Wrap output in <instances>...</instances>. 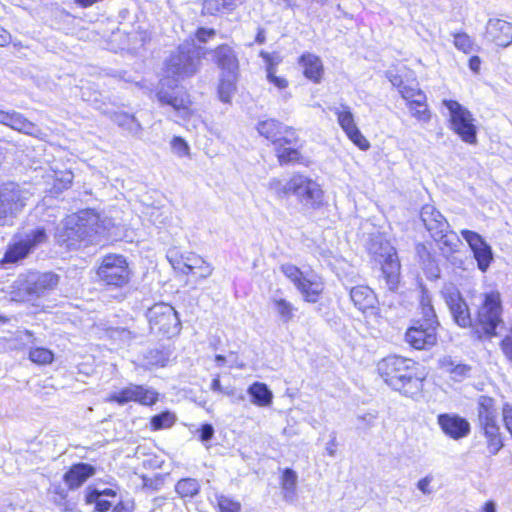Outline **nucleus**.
Instances as JSON below:
<instances>
[{
	"mask_svg": "<svg viewBox=\"0 0 512 512\" xmlns=\"http://www.w3.org/2000/svg\"><path fill=\"white\" fill-rule=\"evenodd\" d=\"M286 189L305 209L316 210L323 203V191L320 185L303 174H293L288 180Z\"/></svg>",
	"mask_w": 512,
	"mask_h": 512,
	"instance_id": "20e7f679",
	"label": "nucleus"
},
{
	"mask_svg": "<svg viewBox=\"0 0 512 512\" xmlns=\"http://www.w3.org/2000/svg\"><path fill=\"white\" fill-rule=\"evenodd\" d=\"M248 393L252 397V403L257 406L266 407L272 403L273 394L264 383L254 382L249 386Z\"/></svg>",
	"mask_w": 512,
	"mask_h": 512,
	"instance_id": "7c9ffc66",
	"label": "nucleus"
},
{
	"mask_svg": "<svg viewBox=\"0 0 512 512\" xmlns=\"http://www.w3.org/2000/svg\"><path fill=\"white\" fill-rule=\"evenodd\" d=\"M29 359L38 365H47L53 361L54 354L47 348L35 347L30 349Z\"/></svg>",
	"mask_w": 512,
	"mask_h": 512,
	"instance_id": "79ce46f5",
	"label": "nucleus"
},
{
	"mask_svg": "<svg viewBox=\"0 0 512 512\" xmlns=\"http://www.w3.org/2000/svg\"><path fill=\"white\" fill-rule=\"evenodd\" d=\"M214 435V429L210 424L202 425L200 429V438L202 441H209Z\"/></svg>",
	"mask_w": 512,
	"mask_h": 512,
	"instance_id": "680f3d73",
	"label": "nucleus"
},
{
	"mask_svg": "<svg viewBox=\"0 0 512 512\" xmlns=\"http://www.w3.org/2000/svg\"><path fill=\"white\" fill-rule=\"evenodd\" d=\"M282 273L294 284L304 301L316 303L323 290L324 284L319 276L313 273L305 274L293 264H283Z\"/></svg>",
	"mask_w": 512,
	"mask_h": 512,
	"instance_id": "39448f33",
	"label": "nucleus"
},
{
	"mask_svg": "<svg viewBox=\"0 0 512 512\" xmlns=\"http://www.w3.org/2000/svg\"><path fill=\"white\" fill-rule=\"evenodd\" d=\"M420 216L426 229L436 241L442 242L451 251L455 250L458 239L454 233L448 231L447 220L433 205H424Z\"/></svg>",
	"mask_w": 512,
	"mask_h": 512,
	"instance_id": "1a4fd4ad",
	"label": "nucleus"
},
{
	"mask_svg": "<svg viewBox=\"0 0 512 512\" xmlns=\"http://www.w3.org/2000/svg\"><path fill=\"white\" fill-rule=\"evenodd\" d=\"M174 422L175 416L168 411L155 415L151 419V425L154 430L169 428Z\"/></svg>",
	"mask_w": 512,
	"mask_h": 512,
	"instance_id": "49530a36",
	"label": "nucleus"
},
{
	"mask_svg": "<svg viewBox=\"0 0 512 512\" xmlns=\"http://www.w3.org/2000/svg\"><path fill=\"white\" fill-rule=\"evenodd\" d=\"M276 155L280 164L298 163L301 161V154L296 148L286 147L280 143L276 144Z\"/></svg>",
	"mask_w": 512,
	"mask_h": 512,
	"instance_id": "4c0bfd02",
	"label": "nucleus"
},
{
	"mask_svg": "<svg viewBox=\"0 0 512 512\" xmlns=\"http://www.w3.org/2000/svg\"><path fill=\"white\" fill-rule=\"evenodd\" d=\"M421 314H422V324H434L436 327L439 325L435 310L432 306L431 297L423 292L420 300Z\"/></svg>",
	"mask_w": 512,
	"mask_h": 512,
	"instance_id": "58836bf2",
	"label": "nucleus"
},
{
	"mask_svg": "<svg viewBox=\"0 0 512 512\" xmlns=\"http://www.w3.org/2000/svg\"><path fill=\"white\" fill-rule=\"evenodd\" d=\"M440 367L455 381H462L470 374V366L456 363L450 356L440 359Z\"/></svg>",
	"mask_w": 512,
	"mask_h": 512,
	"instance_id": "c85d7f7f",
	"label": "nucleus"
},
{
	"mask_svg": "<svg viewBox=\"0 0 512 512\" xmlns=\"http://www.w3.org/2000/svg\"><path fill=\"white\" fill-rule=\"evenodd\" d=\"M287 186L288 181L285 184H283L279 179L276 178L270 180L268 184L269 190L274 192L278 197H286L290 195V191L286 189Z\"/></svg>",
	"mask_w": 512,
	"mask_h": 512,
	"instance_id": "5fc2aeb1",
	"label": "nucleus"
},
{
	"mask_svg": "<svg viewBox=\"0 0 512 512\" xmlns=\"http://www.w3.org/2000/svg\"><path fill=\"white\" fill-rule=\"evenodd\" d=\"M54 493L56 494V497L54 498V502L58 506L62 507L63 510L71 509L69 503L66 501V493H65L64 489H62L61 487H55Z\"/></svg>",
	"mask_w": 512,
	"mask_h": 512,
	"instance_id": "6e6d98bb",
	"label": "nucleus"
},
{
	"mask_svg": "<svg viewBox=\"0 0 512 512\" xmlns=\"http://www.w3.org/2000/svg\"><path fill=\"white\" fill-rule=\"evenodd\" d=\"M280 138L282 139L283 145H291L295 144L297 141V136L295 131L292 128L284 127L282 129V135H280Z\"/></svg>",
	"mask_w": 512,
	"mask_h": 512,
	"instance_id": "13d9d810",
	"label": "nucleus"
},
{
	"mask_svg": "<svg viewBox=\"0 0 512 512\" xmlns=\"http://www.w3.org/2000/svg\"><path fill=\"white\" fill-rule=\"evenodd\" d=\"M47 239L48 235L43 227H36L15 236L14 242L9 245L4 255V261L16 263L24 259Z\"/></svg>",
	"mask_w": 512,
	"mask_h": 512,
	"instance_id": "0eeeda50",
	"label": "nucleus"
},
{
	"mask_svg": "<svg viewBox=\"0 0 512 512\" xmlns=\"http://www.w3.org/2000/svg\"><path fill=\"white\" fill-rule=\"evenodd\" d=\"M242 0H206L204 2V9L214 14L221 11H231L235 9Z\"/></svg>",
	"mask_w": 512,
	"mask_h": 512,
	"instance_id": "a19ab883",
	"label": "nucleus"
},
{
	"mask_svg": "<svg viewBox=\"0 0 512 512\" xmlns=\"http://www.w3.org/2000/svg\"><path fill=\"white\" fill-rule=\"evenodd\" d=\"M480 430L482 431L485 439L487 450L491 455H496L503 448L504 442L503 437L500 432V427L498 424L481 426Z\"/></svg>",
	"mask_w": 512,
	"mask_h": 512,
	"instance_id": "cd10ccee",
	"label": "nucleus"
},
{
	"mask_svg": "<svg viewBox=\"0 0 512 512\" xmlns=\"http://www.w3.org/2000/svg\"><path fill=\"white\" fill-rule=\"evenodd\" d=\"M297 475L292 469H286L282 476V493L286 502L292 503L296 497Z\"/></svg>",
	"mask_w": 512,
	"mask_h": 512,
	"instance_id": "72a5a7b5",
	"label": "nucleus"
},
{
	"mask_svg": "<svg viewBox=\"0 0 512 512\" xmlns=\"http://www.w3.org/2000/svg\"><path fill=\"white\" fill-rule=\"evenodd\" d=\"M437 327L434 324H422L410 327L405 335L407 343L415 349H429L437 341Z\"/></svg>",
	"mask_w": 512,
	"mask_h": 512,
	"instance_id": "f3484780",
	"label": "nucleus"
},
{
	"mask_svg": "<svg viewBox=\"0 0 512 512\" xmlns=\"http://www.w3.org/2000/svg\"><path fill=\"white\" fill-rule=\"evenodd\" d=\"M58 282V275L52 272H31L20 281L19 289L29 300H32L52 291L58 285Z\"/></svg>",
	"mask_w": 512,
	"mask_h": 512,
	"instance_id": "4468645a",
	"label": "nucleus"
},
{
	"mask_svg": "<svg viewBox=\"0 0 512 512\" xmlns=\"http://www.w3.org/2000/svg\"><path fill=\"white\" fill-rule=\"evenodd\" d=\"M486 36L497 46L507 47L512 44V23L499 18L489 19Z\"/></svg>",
	"mask_w": 512,
	"mask_h": 512,
	"instance_id": "6ab92c4d",
	"label": "nucleus"
},
{
	"mask_svg": "<svg viewBox=\"0 0 512 512\" xmlns=\"http://www.w3.org/2000/svg\"><path fill=\"white\" fill-rule=\"evenodd\" d=\"M501 312L500 294L498 292L485 294L478 311V322L487 336L492 337L496 335V327L501 322Z\"/></svg>",
	"mask_w": 512,
	"mask_h": 512,
	"instance_id": "ddd939ff",
	"label": "nucleus"
},
{
	"mask_svg": "<svg viewBox=\"0 0 512 512\" xmlns=\"http://www.w3.org/2000/svg\"><path fill=\"white\" fill-rule=\"evenodd\" d=\"M203 49L194 43H184L171 53L165 62V78L159 83L157 98L161 104L170 105L185 121L193 118L192 126L196 128L201 122L200 117L191 110V101L186 92L170 85V80L179 82L194 76L200 69Z\"/></svg>",
	"mask_w": 512,
	"mask_h": 512,
	"instance_id": "f257e3e1",
	"label": "nucleus"
},
{
	"mask_svg": "<svg viewBox=\"0 0 512 512\" xmlns=\"http://www.w3.org/2000/svg\"><path fill=\"white\" fill-rule=\"evenodd\" d=\"M443 104L449 111L451 129L460 136V138L469 144L477 142V128L474 124L472 113L454 100H443Z\"/></svg>",
	"mask_w": 512,
	"mask_h": 512,
	"instance_id": "6e6552de",
	"label": "nucleus"
},
{
	"mask_svg": "<svg viewBox=\"0 0 512 512\" xmlns=\"http://www.w3.org/2000/svg\"><path fill=\"white\" fill-rule=\"evenodd\" d=\"M432 481V478L429 476H426L422 479H420L417 483V488L424 494H430L431 490L429 488V485Z\"/></svg>",
	"mask_w": 512,
	"mask_h": 512,
	"instance_id": "0e129e2a",
	"label": "nucleus"
},
{
	"mask_svg": "<svg viewBox=\"0 0 512 512\" xmlns=\"http://www.w3.org/2000/svg\"><path fill=\"white\" fill-rule=\"evenodd\" d=\"M113 121L132 135H138L142 131L139 121L126 112H117L113 116Z\"/></svg>",
	"mask_w": 512,
	"mask_h": 512,
	"instance_id": "f704fd0d",
	"label": "nucleus"
},
{
	"mask_svg": "<svg viewBox=\"0 0 512 512\" xmlns=\"http://www.w3.org/2000/svg\"><path fill=\"white\" fill-rule=\"evenodd\" d=\"M5 123L6 126L14 129L18 132L33 136L39 137L41 134L40 128L25 118L21 113L16 111L9 112L8 118Z\"/></svg>",
	"mask_w": 512,
	"mask_h": 512,
	"instance_id": "a878e982",
	"label": "nucleus"
},
{
	"mask_svg": "<svg viewBox=\"0 0 512 512\" xmlns=\"http://www.w3.org/2000/svg\"><path fill=\"white\" fill-rule=\"evenodd\" d=\"M171 147L175 154L180 157L189 155V146L187 142L181 137H174L171 141Z\"/></svg>",
	"mask_w": 512,
	"mask_h": 512,
	"instance_id": "864d4df0",
	"label": "nucleus"
},
{
	"mask_svg": "<svg viewBox=\"0 0 512 512\" xmlns=\"http://www.w3.org/2000/svg\"><path fill=\"white\" fill-rule=\"evenodd\" d=\"M133 397V401L142 405H153L158 400V393L151 388H146L142 385H135Z\"/></svg>",
	"mask_w": 512,
	"mask_h": 512,
	"instance_id": "ea45409f",
	"label": "nucleus"
},
{
	"mask_svg": "<svg viewBox=\"0 0 512 512\" xmlns=\"http://www.w3.org/2000/svg\"><path fill=\"white\" fill-rule=\"evenodd\" d=\"M276 72L267 74V80L279 90H285L288 87V81L284 77L277 76Z\"/></svg>",
	"mask_w": 512,
	"mask_h": 512,
	"instance_id": "4d7b16f0",
	"label": "nucleus"
},
{
	"mask_svg": "<svg viewBox=\"0 0 512 512\" xmlns=\"http://www.w3.org/2000/svg\"><path fill=\"white\" fill-rule=\"evenodd\" d=\"M480 63H481V61H480L479 57L473 56L469 60V67L472 71L478 72L480 69Z\"/></svg>",
	"mask_w": 512,
	"mask_h": 512,
	"instance_id": "338daca9",
	"label": "nucleus"
},
{
	"mask_svg": "<svg viewBox=\"0 0 512 512\" xmlns=\"http://www.w3.org/2000/svg\"><path fill=\"white\" fill-rule=\"evenodd\" d=\"M97 274L105 285L117 288L127 285L130 279L128 263L122 255L105 256Z\"/></svg>",
	"mask_w": 512,
	"mask_h": 512,
	"instance_id": "f8f14e48",
	"label": "nucleus"
},
{
	"mask_svg": "<svg viewBox=\"0 0 512 512\" xmlns=\"http://www.w3.org/2000/svg\"><path fill=\"white\" fill-rule=\"evenodd\" d=\"M304 75L315 83H319L323 75V65L319 57L314 54H304L300 59Z\"/></svg>",
	"mask_w": 512,
	"mask_h": 512,
	"instance_id": "bb28decb",
	"label": "nucleus"
},
{
	"mask_svg": "<svg viewBox=\"0 0 512 512\" xmlns=\"http://www.w3.org/2000/svg\"><path fill=\"white\" fill-rule=\"evenodd\" d=\"M437 420L442 431L452 439H461L470 432L469 422L459 415L440 414Z\"/></svg>",
	"mask_w": 512,
	"mask_h": 512,
	"instance_id": "a211bd4d",
	"label": "nucleus"
},
{
	"mask_svg": "<svg viewBox=\"0 0 512 512\" xmlns=\"http://www.w3.org/2000/svg\"><path fill=\"white\" fill-rule=\"evenodd\" d=\"M29 190L15 182L0 186V226L5 225L9 218L15 217L26 206L31 197Z\"/></svg>",
	"mask_w": 512,
	"mask_h": 512,
	"instance_id": "423d86ee",
	"label": "nucleus"
},
{
	"mask_svg": "<svg viewBox=\"0 0 512 512\" xmlns=\"http://www.w3.org/2000/svg\"><path fill=\"white\" fill-rule=\"evenodd\" d=\"M237 76L238 74H221L218 95L222 102L230 103L232 95L236 90Z\"/></svg>",
	"mask_w": 512,
	"mask_h": 512,
	"instance_id": "2f4dec72",
	"label": "nucleus"
},
{
	"mask_svg": "<svg viewBox=\"0 0 512 512\" xmlns=\"http://www.w3.org/2000/svg\"><path fill=\"white\" fill-rule=\"evenodd\" d=\"M409 110L411 112V115L416 118L418 121H422L424 123H427L431 119V114L428 110L426 101L423 102L420 105L414 104L412 102L408 103Z\"/></svg>",
	"mask_w": 512,
	"mask_h": 512,
	"instance_id": "de8ad7c7",
	"label": "nucleus"
},
{
	"mask_svg": "<svg viewBox=\"0 0 512 512\" xmlns=\"http://www.w3.org/2000/svg\"><path fill=\"white\" fill-rule=\"evenodd\" d=\"M283 128L284 126L282 123L275 119L264 120L259 122L257 125V131L259 134L272 141L275 145L282 141L280 135H282Z\"/></svg>",
	"mask_w": 512,
	"mask_h": 512,
	"instance_id": "c756f323",
	"label": "nucleus"
},
{
	"mask_svg": "<svg viewBox=\"0 0 512 512\" xmlns=\"http://www.w3.org/2000/svg\"><path fill=\"white\" fill-rule=\"evenodd\" d=\"M95 474V468L88 463H77L64 474V481L70 489L80 487L88 478Z\"/></svg>",
	"mask_w": 512,
	"mask_h": 512,
	"instance_id": "4be33fe9",
	"label": "nucleus"
},
{
	"mask_svg": "<svg viewBox=\"0 0 512 512\" xmlns=\"http://www.w3.org/2000/svg\"><path fill=\"white\" fill-rule=\"evenodd\" d=\"M446 303L457 325L464 328L471 325L468 306L460 296L459 292L454 291L448 294L446 296Z\"/></svg>",
	"mask_w": 512,
	"mask_h": 512,
	"instance_id": "aec40b11",
	"label": "nucleus"
},
{
	"mask_svg": "<svg viewBox=\"0 0 512 512\" xmlns=\"http://www.w3.org/2000/svg\"><path fill=\"white\" fill-rule=\"evenodd\" d=\"M134 387V384H130L121 391L112 394L109 400L117 402L118 404H125L127 402L133 401Z\"/></svg>",
	"mask_w": 512,
	"mask_h": 512,
	"instance_id": "09e8293b",
	"label": "nucleus"
},
{
	"mask_svg": "<svg viewBox=\"0 0 512 512\" xmlns=\"http://www.w3.org/2000/svg\"><path fill=\"white\" fill-rule=\"evenodd\" d=\"M501 346L505 356L512 362V331L502 340Z\"/></svg>",
	"mask_w": 512,
	"mask_h": 512,
	"instance_id": "bf43d9fd",
	"label": "nucleus"
},
{
	"mask_svg": "<svg viewBox=\"0 0 512 512\" xmlns=\"http://www.w3.org/2000/svg\"><path fill=\"white\" fill-rule=\"evenodd\" d=\"M117 494L112 489L88 491L86 494V503L93 504L98 512H107L116 504Z\"/></svg>",
	"mask_w": 512,
	"mask_h": 512,
	"instance_id": "5701e85b",
	"label": "nucleus"
},
{
	"mask_svg": "<svg viewBox=\"0 0 512 512\" xmlns=\"http://www.w3.org/2000/svg\"><path fill=\"white\" fill-rule=\"evenodd\" d=\"M479 427L498 424V410L493 398L480 396L477 402Z\"/></svg>",
	"mask_w": 512,
	"mask_h": 512,
	"instance_id": "393cba45",
	"label": "nucleus"
},
{
	"mask_svg": "<svg viewBox=\"0 0 512 512\" xmlns=\"http://www.w3.org/2000/svg\"><path fill=\"white\" fill-rule=\"evenodd\" d=\"M112 512H132L131 508L122 502H118L114 505Z\"/></svg>",
	"mask_w": 512,
	"mask_h": 512,
	"instance_id": "774afa93",
	"label": "nucleus"
},
{
	"mask_svg": "<svg viewBox=\"0 0 512 512\" xmlns=\"http://www.w3.org/2000/svg\"><path fill=\"white\" fill-rule=\"evenodd\" d=\"M99 216L93 210H82L68 216L62 228L58 229V241L67 247H74L81 241H93V237L101 233Z\"/></svg>",
	"mask_w": 512,
	"mask_h": 512,
	"instance_id": "7ed1b4c3",
	"label": "nucleus"
},
{
	"mask_svg": "<svg viewBox=\"0 0 512 512\" xmlns=\"http://www.w3.org/2000/svg\"><path fill=\"white\" fill-rule=\"evenodd\" d=\"M330 110L336 115L338 124L347 137L361 150H367L370 143L357 127L351 108L347 104H340Z\"/></svg>",
	"mask_w": 512,
	"mask_h": 512,
	"instance_id": "2eb2a0df",
	"label": "nucleus"
},
{
	"mask_svg": "<svg viewBox=\"0 0 512 512\" xmlns=\"http://www.w3.org/2000/svg\"><path fill=\"white\" fill-rule=\"evenodd\" d=\"M455 47L464 53H470L473 50V42L465 33H457L454 35Z\"/></svg>",
	"mask_w": 512,
	"mask_h": 512,
	"instance_id": "3c124183",
	"label": "nucleus"
},
{
	"mask_svg": "<svg viewBox=\"0 0 512 512\" xmlns=\"http://www.w3.org/2000/svg\"><path fill=\"white\" fill-rule=\"evenodd\" d=\"M220 512H240L241 504L227 496L221 495L217 497Z\"/></svg>",
	"mask_w": 512,
	"mask_h": 512,
	"instance_id": "8fccbe9b",
	"label": "nucleus"
},
{
	"mask_svg": "<svg viewBox=\"0 0 512 512\" xmlns=\"http://www.w3.org/2000/svg\"><path fill=\"white\" fill-rule=\"evenodd\" d=\"M370 251L381 264L382 276L387 288L392 292L396 291L400 283L401 268L396 250L385 242L381 243L378 249L375 248V244H372Z\"/></svg>",
	"mask_w": 512,
	"mask_h": 512,
	"instance_id": "9b49d317",
	"label": "nucleus"
},
{
	"mask_svg": "<svg viewBox=\"0 0 512 512\" xmlns=\"http://www.w3.org/2000/svg\"><path fill=\"white\" fill-rule=\"evenodd\" d=\"M377 371L388 386L404 396L413 398L422 391L424 378L412 359L388 356L378 362Z\"/></svg>",
	"mask_w": 512,
	"mask_h": 512,
	"instance_id": "f03ea898",
	"label": "nucleus"
},
{
	"mask_svg": "<svg viewBox=\"0 0 512 512\" xmlns=\"http://www.w3.org/2000/svg\"><path fill=\"white\" fill-rule=\"evenodd\" d=\"M200 482L194 478L180 479L175 485V491L182 499L193 498L200 492Z\"/></svg>",
	"mask_w": 512,
	"mask_h": 512,
	"instance_id": "473e14b6",
	"label": "nucleus"
},
{
	"mask_svg": "<svg viewBox=\"0 0 512 512\" xmlns=\"http://www.w3.org/2000/svg\"><path fill=\"white\" fill-rule=\"evenodd\" d=\"M401 94L402 98L414 104L420 105L426 101V95L418 88V84L416 82H411L410 84H403V86L398 90Z\"/></svg>",
	"mask_w": 512,
	"mask_h": 512,
	"instance_id": "e433bc0d",
	"label": "nucleus"
},
{
	"mask_svg": "<svg viewBox=\"0 0 512 512\" xmlns=\"http://www.w3.org/2000/svg\"><path fill=\"white\" fill-rule=\"evenodd\" d=\"M215 35L214 29L199 28L196 33V37L200 42H207L209 38Z\"/></svg>",
	"mask_w": 512,
	"mask_h": 512,
	"instance_id": "052dcab7",
	"label": "nucleus"
},
{
	"mask_svg": "<svg viewBox=\"0 0 512 512\" xmlns=\"http://www.w3.org/2000/svg\"><path fill=\"white\" fill-rule=\"evenodd\" d=\"M473 255L477 261L478 268L483 272L486 271L493 259L492 249L488 243H486L484 247L480 248Z\"/></svg>",
	"mask_w": 512,
	"mask_h": 512,
	"instance_id": "c03bdc74",
	"label": "nucleus"
},
{
	"mask_svg": "<svg viewBox=\"0 0 512 512\" xmlns=\"http://www.w3.org/2000/svg\"><path fill=\"white\" fill-rule=\"evenodd\" d=\"M167 258L174 269H179L185 274L194 273L205 279L209 277L213 271L210 264L194 253L175 257L173 252H169Z\"/></svg>",
	"mask_w": 512,
	"mask_h": 512,
	"instance_id": "dca6fc26",
	"label": "nucleus"
},
{
	"mask_svg": "<svg viewBox=\"0 0 512 512\" xmlns=\"http://www.w3.org/2000/svg\"><path fill=\"white\" fill-rule=\"evenodd\" d=\"M350 298L360 311L365 312L369 309H374L378 302L374 291L365 285L353 287L350 290Z\"/></svg>",
	"mask_w": 512,
	"mask_h": 512,
	"instance_id": "b1692460",
	"label": "nucleus"
},
{
	"mask_svg": "<svg viewBox=\"0 0 512 512\" xmlns=\"http://www.w3.org/2000/svg\"><path fill=\"white\" fill-rule=\"evenodd\" d=\"M147 318L150 329L154 333L168 337L180 331V320L176 310L167 303H157L148 309Z\"/></svg>",
	"mask_w": 512,
	"mask_h": 512,
	"instance_id": "9d476101",
	"label": "nucleus"
},
{
	"mask_svg": "<svg viewBox=\"0 0 512 512\" xmlns=\"http://www.w3.org/2000/svg\"><path fill=\"white\" fill-rule=\"evenodd\" d=\"M214 60L221 74H238L239 61L235 51L228 45H220L214 51Z\"/></svg>",
	"mask_w": 512,
	"mask_h": 512,
	"instance_id": "412c9836",
	"label": "nucleus"
},
{
	"mask_svg": "<svg viewBox=\"0 0 512 512\" xmlns=\"http://www.w3.org/2000/svg\"><path fill=\"white\" fill-rule=\"evenodd\" d=\"M271 303L283 323H288L293 319L295 307L291 302L283 298L273 297Z\"/></svg>",
	"mask_w": 512,
	"mask_h": 512,
	"instance_id": "c9c22d12",
	"label": "nucleus"
},
{
	"mask_svg": "<svg viewBox=\"0 0 512 512\" xmlns=\"http://www.w3.org/2000/svg\"><path fill=\"white\" fill-rule=\"evenodd\" d=\"M148 217L151 223L156 226L166 225L171 221V212L168 209L152 207L148 211Z\"/></svg>",
	"mask_w": 512,
	"mask_h": 512,
	"instance_id": "37998d69",
	"label": "nucleus"
},
{
	"mask_svg": "<svg viewBox=\"0 0 512 512\" xmlns=\"http://www.w3.org/2000/svg\"><path fill=\"white\" fill-rule=\"evenodd\" d=\"M460 233L461 236L468 243L473 254L477 252L480 248L484 247V245L487 243L480 234L474 231L463 229L461 230Z\"/></svg>",
	"mask_w": 512,
	"mask_h": 512,
	"instance_id": "a18cd8bd",
	"label": "nucleus"
},
{
	"mask_svg": "<svg viewBox=\"0 0 512 512\" xmlns=\"http://www.w3.org/2000/svg\"><path fill=\"white\" fill-rule=\"evenodd\" d=\"M326 452L329 456L334 457L336 453V438L333 437L326 445Z\"/></svg>",
	"mask_w": 512,
	"mask_h": 512,
	"instance_id": "69168bd1",
	"label": "nucleus"
},
{
	"mask_svg": "<svg viewBox=\"0 0 512 512\" xmlns=\"http://www.w3.org/2000/svg\"><path fill=\"white\" fill-rule=\"evenodd\" d=\"M386 77L387 79L390 81V83L396 87L398 90L403 86L404 82L403 80L401 79V77L395 73H393L392 71H387L386 72Z\"/></svg>",
	"mask_w": 512,
	"mask_h": 512,
	"instance_id": "e2e57ef3",
	"label": "nucleus"
},
{
	"mask_svg": "<svg viewBox=\"0 0 512 512\" xmlns=\"http://www.w3.org/2000/svg\"><path fill=\"white\" fill-rule=\"evenodd\" d=\"M260 56L266 63V73L270 74V72H276V66L281 62V57L277 53L270 54L265 51H261Z\"/></svg>",
	"mask_w": 512,
	"mask_h": 512,
	"instance_id": "603ef678",
	"label": "nucleus"
}]
</instances>
